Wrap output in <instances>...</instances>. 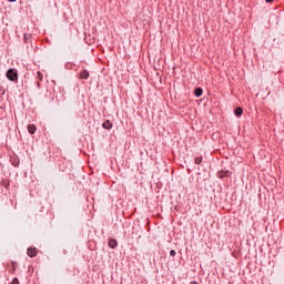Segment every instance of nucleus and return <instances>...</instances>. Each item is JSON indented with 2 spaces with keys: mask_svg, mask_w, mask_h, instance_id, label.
<instances>
[{
  "mask_svg": "<svg viewBox=\"0 0 284 284\" xmlns=\"http://www.w3.org/2000/svg\"><path fill=\"white\" fill-rule=\"evenodd\" d=\"M266 1V3H271L273 0H265Z\"/></svg>",
  "mask_w": 284,
  "mask_h": 284,
  "instance_id": "13",
  "label": "nucleus"
},
{
  "mask_svg": "<svg viewBox=\"0 0 284 284\" xmlns=\"http://www.w3.org/2000/svg\"><path fill=\"white\" fill-rule=\"evenodd\" d=\"M194 93H195V97H202L203 90L201 88H196Z\"/></svg>",
  "mask_w": 284,
  "mask_h": 284,
  "instance_id": "7",
  "label": "nucleus"
},
{
  "mask_svg": "<svg viewBox=\"0 0 284 284\" xmlns=\"http://www.w3.org/2000/svg\"><path fill=\"white\" fill-rule=\"evenodd\" d=\"M28 255H29L30 257L37 256V250H36V248H29V250H28Z\"/></svg>",
  "mask_w": 284,
  "mask_h": 284,
  "instance_id": "6",
  "label": "nucleus"
},
{
  "mask_svg": "<svg viewBox=\"0 0 284 284\" xmlns=\"http://www.w3.org/2000/svg\"><path fill=\"white\" fill-rule=\"evenodd\" d=\"M11 284H19V280L16 277L13 278V281L11 282Z\"/></svg>",
  "mask_w": 284,
  "mask_h": 284,
  "instance_id": "11",
  "label": "nucleus"
},
{
  "mask_svg": "<svg viewBox=\"0 0 284 284\" xmlns=\"http://www.w3.org/2000/svg\"><path fill=\"white\" fill-rule=\"evenodd\" d=\"M102 128L105 130H111L113 128V124L110 120H105L102 124Z\"/></svg>",
  "mask_w": 284,
  "mask_h": 284,
  "instance_id": "2",
  "label": "nucleus"
},
{
  "mask_svg": "<svg viewBox=\"0 0 284 284\" xmlns=\"http://www.w3.org/2000/svg\"><path fill=\"white\" fill-rule=\"evenodd\" d=\"M37 75H38L39 80H42V79H43V75H42L41 72H37Z\"/></svg>",
  "mask_w": 284,
  "mask_h": 284,
  "instance_id": "10",
  "label": "nucleus"
},
{
  "mask_svg": "<svg viewBox=\"0 0 284 284\" xmlns=\"http://www.w3.org/2000/svg\"><path fill=\"white\" fill-rule=\"evenodd\" d=\"M89 77H90V74L87 70L81 71L80 74H79V78L84 79V80H88Z\"/></svg>",
  "mask_w": 284,
  "mask_h": 284,
  "instance_id": "4",
  "label": "nucleus"
},
{
  "mask_svg": "<svg viewBox=\"0 0 284 284\" xmlns=\"http://www.w3.org/2000/svg\"><path fill=\"white\" fill-rule=\"evenodd\" d=\"M7 78L12 81V82H17L18 81V73L14 69H10L8 72H7Z\"/></svg>",
  "mask_w": 284,
  "mask_h": 284,
  "instance_id": "1",
  "label": "nucleus"
},
{
  "mask_svg": "<svg viewBox=\"0 0 284 284\" xmlns=\"http://www.w3.org/2000/svg\"><path fill=\"white\" fill-rule=\"evenodd\" d=\"M28 131H29L31 134H34L36 131H37V126H36L34 124H29Z\"/></svg>",
  "mask_w": 284,
  "mask_h": 284,
  "instance_id": "5",
  "label": "nucleus"
},
{
  "mask_svg": "<svg viewBox=\"0 0 284 284\" xmlns=\"http://www.w3.org/2000/svg\"><path fill=\"white\" fill-rule=\"evenodd\" d=\"M234 113H235L236 116H241L242 113H243V109L242 108H236Z\"/></svg>",
  "mask_w": 284,
  "mask_h": 284,
  "instance_id": "8",
  "label": "nucleus"
},
{
  "mask_svg": "<svg viewBox=\"0 0 284 284\" xmlns=\"http://www.w3.org/2000/svg\"><path fill=\"white\" fill-rule=\"evenodd\" d=\"M170 255H171V256H175V255H176V251L172 250V251L170 252Z\"/></svg>",
  "mask_w": 284,
  "mask_h": 284,
  "instance_id": "12",
  "label": "nucleus"
},
{
  "mask_svg": "<svg viewBox=\"0 0 284 284\" xmlns=\"http://www.w3.org/2000/svg\"><path fill=\"white\" fill-rule=\"evenodd\" d=\"M9 2H16L17 0H8Z\"/></svg>",
  "mask_w": 284,
  "mask_h": 284,
  "instance_id": "14",
  "label": "nucleus"
},
{
  "mask_svg": "<svg viewBox=\"0 0 284 284\" xmlns=\"http://www.w3.org/2000/svg\"><path fill=\"white\" fill-rule=\"evenodd\" d=\"M109 247L116 248L118 247V241L115 239H110L108 242Z\"/></svg>",
  "mask_w": 284,
  "mask_h": 284,
  "instance_id": "3",
  "label": "nucleus"
},
{
  "mask_svg": "<svg viewBox=\"0 0 284 284\" xmlns=\"http://www.w3.org/2000/svg\"><path fill=\"white\" fill-rule=\"evenodd\" d=\"M24 39H28V38H27V34H24Z\"/></svg>",
  "mask_w": 284,
  "mask_h": 284,
  "instance_id": "15",
  "label": "nucleus"
},
{
  "mask_svg": "<svg viewBox=\"0 0 284 284\" xmlns=\"http://www.w3.org/2000/svg\"><path fill=\"white\" fill-rule=\"evenodd\" d=\"M202 162H203V159H202V158H196V159H195V164H196V165H200Z\"/></svg>",
  "mask_w": 284,
  "mask_h": 284,
  "instance_id": "9",
  "label": "nucleus"
}]
</instances>
